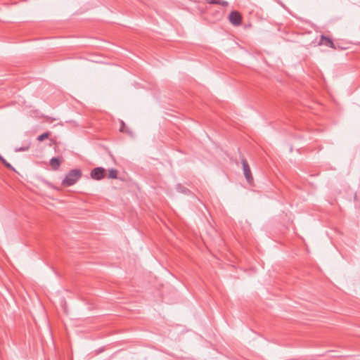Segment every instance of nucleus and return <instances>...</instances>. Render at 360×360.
Wrapping results in <instances>:
<instances>
[{
	"label": "nucleus",
	"instance_id": "0eeeda50",
	"mask_svg": "<svg viewBox=\"0 0 360 360\" xmlns=\"http://www.w3.org/2000/svg\"><path fill=\"white\" fill-rule=\"evenodd\" d=\"M118 174V171L115 169H111L108 172V178L110 179H117Z\"/></svg>",
	"mask_w": 360,
	"mask_h": 360
},
{
	"label": "nucleus",
	"instance_id": "7ed1b4c3",
	"mask_svg": "<svg viewBox=\"0 0 360 360\" xmlns=\"http://www.w3.org/2000/svg\"><path fill=\"white\" fill-rule=\"evenodd\" d=\"M106 171L103 167H96L91 171L90 176L93 179L101 180L105 177Z\"/></svg>",
	"mask_w": 360,
	"mask_h": 360
},
{
	"label": "nucleus",
	"instance_id": "9d476101",
	"mask_svg": "<svg viewBox=\"0 0 360 360\" xmlns=\"http://www.w3.org/2000/svg\"><path fill=\"white\" fill-rule=\"evenodd\" d=\"M0 160L3 162L7 168L13 169L12 166L6 161L2 157L0 156Z\"/></svg>",
	"mask_w": 360,
	"mask_h": 360
},
{
	"label": "nucleus",
	"instance_id": "ddd939ff",
	"mask_svg": "<svg viewBox=\"0 0 360 360\" xmlns=\"http://www.w3.org/2000/svg\"><path fill=\"white\" fill-rule=\"evenodd\" d=\"M121 122H122V127L120 128V131H123V127L124 126V123L122 121Z\"/></svg>",
	"mask_w": 360,
	"mask_h": 360
},
{
	"label": "nucleus",
	"instance_id": "20e7f679",
	"mask_svg": "<svg viewBox=\"0 0 360 360\" xmlns=\"http://www.w3.org/2000/svg\"><path fill=\"white\" fill-rule=\"evenodd\" d=\"M231 23L235 26H238L242 22V17L239 12L231 11L229 16Z\"/></svg>",
	"mask_w": 360,
	"mask_h": 360
},
{
	"label": "nucleus",
	"instance_id": "4468645a",
	"mask_svg": "<svg viewBox=\"0 0 360 360\" xmlns=\"http://www.w3.org/2000/svg\"><path fill=\"white\" fill-rule=\"evenodd\" d=\"M53 120H55V119H52V120H51V118H50V117H47V121H49V122H52Z\"/></svg>",
	"mask_w": 360,
	"mask_h": 360
},
{
	"label": "nucleus",
	"instance_id": "f03ea898",
	"mask_svg": "<svg viewBox=\"0 0 360 360\" xmlns=\"http://www.w3.org/2000/svg\"><path fill=\"white\" fill-rule=\"evenodd\" d=\"M241 163L245 178L248 183L251 184L253 181L252 172L247 160L243 157L241 158Z\"/></svg>",
	"mask_w": 360,
	"mask_h": 360
},
{
	"label": "nucleus",
	"instance_id": "9b49d317",
	"mask_svg": "<svg viewBox=\"0 0 360 360\" xmlns=\"http://www.w3.org/2000/svg\"><path fill=\"white\" fill-rule=\"evenodd\" d=\"M217 4H219L223 6H228V2L222 0H218V3Z\"/></svg>",
	"mask_w": 360,
	"mask_h": 360
},
{
	"label": "nucleus",
	"instance_id": "39448f33",
	"mask_svg": "<svg viewBox=\"0 0 360 360\" xmlns=\"http://www.w3.org/2000/svg\"><path fill=\"white\" fill-rule=\"evenodd\" d=\"M319 44L320 45H325L326 46H328V47H330V48H334V44L332 41L331 39H330L329 37H327L324 35H321V39H320V41H319Z\"/></svg>",
	"mask_w": 360,
	"mask_h": 360
},
{
	"label": "nucleus",
	"instance_id": "423d86ee",
	"mask_svg": "<svg viewBox=\"0 0 360 360\" xmlns=\"http://www.w3.org/2000/svg\"><path fill=\"white\" fill-rule=\"evenodd\" d=\"M62 163V160L59 158H52L50 160V165L52 169L54 170H58L60 164Z\"/></svg>",
	"mask_w": 360,
	"mask_h": 360
},
{
	"label": "nucleus",
	"instance_id": "1a4fd4ad",
	"mask_svg": "<svg viewBox=\"0 0 360 360\" xmlns=\"http://www.w3.org/2000/svg\"><path fill=\"white\" fill-rule=\"evenodd\" d=\"M29 148H30V144H28L25 146L15 148V152H24V151L28 150Z\"/></svg>",
	"mask_w": 360,
	"mask_h": 360
},
{
	"label": "nucleus",
	"instance_id": "6e6552de",
	"mask_svg": "<svg viewBox=\"0 0 360 360\" xmlns=\"http://www.w3.org/2000/svg\"><path fill=\"white\" fill-rule=\"evenodd\" d=\"M49 136H50V133L49 132H44V133H43L42 134L39 135L37 137V140L39 141H42L44 139H48L49 137Z\"/></svg>",
	"mask_w": 360,
	"mask_h": 360
},
{
	"label": "nucleus",
	"instance_id": "f8f14e48",
	"mask_svg": "<svg viewBox=\"0 0 360 360\" xmlns=\"http://www.w3.org/2000/svg\"><path fill=\"white\" fill-rule=\"evenodd\" d=\"M206 1L210 4H217L218 3V0H206Z\"/></svg>",
	"mask_w": 360,
	"mask_h": 360
},
{
	"label": "nucleus",
	"instance_id": "f257e3e1",
	"mask_svg": "<svg viewBox=\"0 0 360 360\" xmlns=\"http://www.w3.org/2000/svg\"><path fill=\"white\" fill-rule=\"evenodd\" d=\"M82 172L80 169H73L66 174L62 184L65 186H72L82 177Z\"/></svg>",
	"mask_w": 360,
	"mask_h": 360
}]
</instances>
